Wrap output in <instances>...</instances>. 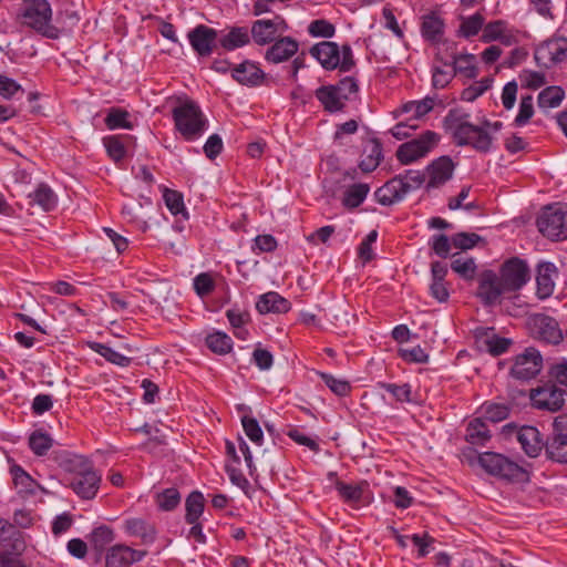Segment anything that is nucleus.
Masks as SVG:
<instances>
[{
    "instance_id": "1",
    "label": "nucleus",
    "mask_w": 567,
    "mask_h": 567,
    "mask_svg": "<svg viewBox=\"0 0 567 567\" xmlns=\"http://www.w3.org/2000/svg\"><path fill=\"white\" fill-rule=\"evenodd\" d=\"M529 279L530 269L527 261L519 257H511L501 265L498 274L485 270L480 275L477 297L485 306L495 305L502 295L520 290Z\"/></svg>"
},
{
    "instance_id": "2",
    "label": "nucleus",
    "mask_w": 567,
    "mask_h": 567,
    "mask_svg": "<svg viewBox=\"0 0 567 567\" xmlns=\"http://www.w3.org/2000/svg\"><path fill=\"white\" fill-rule=\"evenodd\" d=\"M53 458L65 472L72 475L70 486L76 495L84 499L95 497L100 487L101 475L94 470L87 457L68 451H53Z\"/></svg>"
},
{
    "instance_id": "3",
    "label": "nucleus",
    "mask_w": 567,
    "mask_h": 567,
    "mask_svg": "<svg viewBox=\"0 0 567 567\" xmlns=\"http://www.w3.org/2000/svg\"><path fill=\"white\" fill-rule=\"evenodd\" d=\"M444 127L452 134L457 146H472L480 153H489L493 136L484 127L470 123V114L457 109L449 111L444 117Z\"/></svg>"
},
{
    "instance_id": "4",
    "label": "nucleus",
    "mask_w": 567,
    "mask_h": 567,
    "mask_svg": "<svg viewBox=\"0 0 567 567\" xmlns=\"http://www.w3.org/2000/svg\"><path fill=\"white\" fill-rule=\"evenodd\" d=\"M18 19L21 25L32 29L44 38L56 40L61 37L59 27L51 23L52 8L48 0H22Z\"/></svg>"
},
{
    "instance_id": "5",
    "label": "nucleus",
    "mask_w": 567,
    "mask_h": 567,
    "mask_svg": "<svg viewBox=\"0 0 567 567\" xmlns=\"http://www.w3.org/2000/svg\"><path fill=\"white\" fill-rule=\"evenodd\" d=\"M359 92V85L354 78L346 76L336 84L321 85L315 91V96L324 112L334 114L343 113L347 103L354 100Z\"/></svg>"
},
{
    "instance_id": "6",
    "label": "nucleus",
    "mask_w": 567,
    "mask_h": 567,
    "mask_svg": "<svg viewBox=\"0 0 567 567\" xmlns=\"http://www.w3.org/2000/svg\"><path fill=\"white\" fill-rule=\"evenodd\" d=\"M172 115L176 130L188 142L199 138L208 127V120L199 105L192 100L175 106Z\"/></svg>"
},
{
    "instance_id": "7",
    "label": "nucleus",
    "mask_w": 567,
    "mask_h": 567,
    "mask_svg": "<svg viewBox=\"0 0 567 567\" xmlns=\"http://www.w3.org/2000/svg\"><path fill=\"white\" fill-rule=\"evenodd\" d=\"M478 464L491 475L513 483H526L529 473L523 466L503 454L485 452L478 456Z\"/></svg>"
},
{
    "instance_id": "8",
    "label": "nucleus",
    "mask_w": 567,
    "mask_h": 567,
    "mask_svg": "<svg viewBox=\"0 0 567 567\" xmlns=\"http://www.w3.org/2000/svg\"><path fill=\"white\" fill-rule=\"evenodd\" d=\"M440 135L434 131H425L417 137L401 144L395 153L398 161L409 165L425 157L440 142Z\"/></svg>"
},
{
    "instance_id": "9",
    "label": "nucleus",
    "mask_w": 567,
    "mask_h": 567,
    "mask_svg": "<svg viewBox=\"0 0 567 567\" xmlns=\"http://www.w3.org/2000/svg\"><path fill=\"white\" fill-rule=\"evenodd\" d=\"M567 390H563L553 381H546L529 390V400L534 409L555 413L565 405Z\"/></svg>"
},
{
    "instance_id": "10",
    "label": "nucleus",
    "mask_w": 567,
    "mask_h": 567,
    "mask_svg": "<svg viewBox=\"0 0 567 567\" xmlns=\"http://www.w3.org/2000/svg\"><path fill=\"white\" fill-rule=\"evenodd\" d=\"M538 230L551 240L567 238V208L549 205L543 208L537 218Z\"/></svg>"
},
{
    "instance_id": "11",
    "label": "nucleus",
    "mask_w": 567,
    "mask_h": 567,
    "mask_svg": "<svg viewBox=\"0 0 567 567\" xmlns=\"http://www.w3.org/2000/svg\"><path fill=\"white\" fill-rule=\"evenodd\" d=\"M543 369V357L535 348H526L523 353L515 357L509 374L520 382L535 379Z\"/></svg>"
},
{
    "instance_id": "12",
    "label": "nucleus",
    "mask_w": 567,
    "mask_h": 567,
    "mask_svg": "<svg viewBox=\"0 0 567 567\" xmlns=\"http://www.w3.org/2000/svg\"><path fill=\"white\" fill-rule=\"evenodd\" d=\"M532 336L548 344H559L564 341V331L558 321L545 313H536L528 319Z\"/></svg>"
},
{
    "instance_id": "13",
    "label": "nucleus",
    "mask_w": 567,
    "mask_h": 567,
    "mask_svg": "<svg viewBox=\"0 0 567 567\" xmlns=\"http://www.w3.org/2000/svg\"><path fill=\"white\" fill-rule=\"evenodd\" d=\"M288 30V24L279 16L272 19H258L252 22L250 35L258 45L271 44L279 35Z\"/></svg>"
},
{
    "instance_id": "14",
    "label": "nucleus",
    "mask_w": 567,
    "mask_h": 567,
    "mask_svg": "<svg viewBox=\"0 0 567 567\" xmlns=\"http://www.w3.org/2000/svg\"><path fill=\"white\" fill-rule=\"evenodd\" d=\"M534 58L539 66L549 69L567 58V39L551 38L535 50Z\"/></svg>"
},
{
    "instance_id": "15",
    "label": "nucleus",
    "mask_w": 567,
    "mask_h": 567,
    "mask_svg": "<svg viewBox=\"0 0 567 567\" xmlns=\"http://www.w3.org/2000/svg\"><path fill=\"white\" fill-rule=\"evenodd\" d=\"M559 270L554 262L542 261L536 267V297L546 300L553 296Z\"/></svg>"
},
{
    "instance_id": "16",
    "label": "nucleus",
    "mask_w": 567,
    "mask_h": 567,
    "mask_svg": "<svg viewBox=\"0 0 567 567\" xmlns=\"http://www.w3.org/2000/svg\"><path fill=\"white\" fill-rule=\"evenodd\" d=\"M188 40L199 56H208L218 44V32L213 28L199 24L188 33Z\"/></svg>"
},
{
    "instance_id": "17",
    "label": "nucleus",
    "mask_w": 567,
    "mask_h": 567,
    "mask_svg": "<svg viewBox=\"0 0 567 567\" xmlns=\"http://www.w3.org/2000/svg\"><path fill=\"white\" fill-rule=\"evenodd\" d=\"M146 555V550L133 549L126 545H115L107 550L105 567H141L135 564Z\"/></svg>"
},
{
    "instance_id": "18",
    "label": "nucleus",
    "mask_w": 567,
    "mask_h": 567,
    "mask_svg": "<svg viewBox=\"0 0 567 567\" xmlns=\"http://www.w3.org/2000/svg\"><path fill=\"white\" fill-rule=\"evenodd\" d=\"M455 165L450 156H441L427 165L429 181L426 189L439 188L449 182L454 172Z\"/></svg>"
},
{
    "instance_id": "19",
    "label": "nucleus",
    "mask_w": 567,
    "mask_h": 567,
    "mask_svg": "<svg viewBox=\"0 0 567 567\" xmlns=\"http://www.w3.org/2000/svg\"><path fill=\"white\" fill-rule=\"evenodd\" d=\"M298 50L299 43L296 39L280 37L267 49L265 60L272 64H279L296 55Z\"/></svg>"
},
{
    "instance_id": "20",
    "label": "nucleus",
    "mask_w": 567,
    "mask_h": 567,
    "mask_svg": "<svg viewBox=\"0 0 567 567\" xmlns=\"http://www.w3.org/2000/svg\"><path fill=\"white\" fill-rule=\"evenodd\" d=\"M0 544L3 547L1 551L11 554H22L25 549L23 533L3 518H0Z\"/></svg>"
},
{
    "instance_id": "21",
    "label": "nucleus",
    "mask_w": 567,
    "mask_h": 567,
    "mask_svg": "<svg viewBox=\"0 0 567 567\" xmlns=\"http://www.w3.org/2000/svg\"><path fill=\"white\" fill-rule=\"evenodd\" d=\"M309 53L326 70H334L340 64V48L336 42H319L310 48Z\"/></svg>"
},
{
    "instance_id": "22",
    "label": "nucleus",
    "mask_w": 567,
    "mask_h": 567,
    "mask_svg": "<svg viewBox=\"0 0 567 567\" xmlns=\"http://www.w3.org/2000/svg\"><path fill=\"white\" fill-rule=\"evenodd\" d=\"M516 437L523 451L529 457L538 456L544 447L546 449V443L544 442L539 431L535 426H522L517 431Z\"/></svg>"
},
{
    "instance_id": "23",
    "label": "nucleus",
    "mask_w": 567,
    "mask_h": 567,
    "mask_svg": "<svg viewBox=\"0 0 567 567\" xmlns=\"http://www.w3.org/2000/svg\"><path fill=\"white\" fill-rule=\"evenodd\" d=\"M451 49L453 50L451 53V60L442 61L445 66H452V71L454 74H461L466 79H474L477 75V68L475 65V56L470 53L457 54L455 52V43H452Z\"/></svg>"
},
{
    "instance_id": "24",
    "label": "nucleus",
    "mask_w": 567,
    "mask_h": 567,
    "mask_svg": "<svg viewBox=\"0 0 567 567\" xmlns=\"http://www.w3.org/2000/svg\"><path fill=\"white\" fill-rule=\"evenodd\" d=\"M231 76L243 85L258 86L261 84L265 73L255 62L246 60L231 69Z\"/></svg>"
},
{
    "instance_id": "25",
    "label": "nucleus",
    "mask_w": 567,
    "mask_h": 567,
    "mask_svg": "<svg viewBox=\"0 0 567 567\" xmlns=\"http://www.w3.org/2000/svg\"><path fill=\"white\" fill-rule=\"evenodd\" d=\"M444 20L434 11L422 17L421 34L423 39L432 44H439L444 35Z\"/></svg>"
},
{
    "instance_id": "26",
    "label": "nucleus",
    "mask_w": 567,
    "mask_h": 567,
    "mask_svg": "<svg viewBox=\"0 0 567 567\" xmlns=\"http://www.w3.org/2000/svg\"><path fill=\"white\" fill-rule=\"evenodd\" d=\"M256 309L259 313H286L291 309V302L276 291H269L261 295L256 302Z\"/></svg>"
},
{
    "instance_id": "27",
    "label": "nucleus",
    "mask_w": 567,
    "mask_h": 567,
    "mask_svg": "<svg viewBox=\"0 0 567 567\" xmlns=\"http://www.w3.org/2000/svg\"><path fill=\"white\" fill-rule=\"evenodd\" d=\"M124 530L130 536L138 537L143 544H153L156 539L155 525L138 517L128 518L124 522Z\"/></svg>"
},
{
    "instance_id": "28",
    "label": "nucleus",
    "mask_w": 567,
    "mask_h": 567,
    "mask_svg": "<svg viewBox=\"0 0 567 567\" xmlns=\"http://www.w3.org/2000/svg\"><path fill=\"white\" fill-rule=\"evenodd\" d=\"M134 137L128 134L111 135L103 138V145L107 155L114 162H121L126 156V147L134 143Z\"/></svg>"
},
{
    "instance_id": "29",
    "label": "nucleus",
    "mask_w": 567,
    "mask_h": 567,
    "mask_svg": "<svg viewBox=\"0 0 567 567\" xmlns=\"http://www.w3.org/2000/svg\"><path fill=\"white\" fill-rule=\"evenodd\" d=\"M250 31L245 27H231L226 34L218 38V44L226 51H234L250 42Z\"/></svg>"
},
{
    "instance_id": "30",
    "label": "nucleus",
    "mask_w": 567,
    "mask_h": 567,
    "mask_svg": "<svg viewBox=\"0 0 567 567\" xmlns=\"http://www.w3.org/2000/svg\"><path fill=\"white\" fill-rule=\"evenodd\" d=\"M10 473L18 494L23 497L34 495L38 487H40L39 483L18 464L10 467Z\"/></svg>"
},
{
    "instance_id": "31",
    "label": "nucleus",
    "mask_w": 567,
    "mask_h": 567,
    "mask_svg": "<svg viewBox=\"0 0 567 567\" xmlns=\"http://www.w3.org/2000/svg\"><path fill=\"white\" fill-rule=\"evenodd\" d=\"M382 158V144L378 138H373L363 151V158L359 163V168L363 173H371L380 165Z\"/></svg>"
},
{
    "instance_id": "32",
    "label": "nucleus",
    "mask_w": 567,
    "mask_h": 567,
    "mask_svg": "<svg viewBox=\"0 0 567 567\" xmlns=\"http://www.w3.org/2000/svg\"><path fill=\"white\" fill-rule=\"evenodd\" d=\"M368 483L362 481L358 484H348L342 481H337L334 484L336 489L338 491L340 497L350 504H360L363 499V494L365 488H368Z\"/></svg>"
},
{
    "instance_id": "33",
    "label": "nucleus",
    "mask_w": 567,
    "mask_h": 567,
    "mask_svg": "<svg viewBox=\"0 0 567 567\" xmlns=\"http://www.w3.org/2000/svg\"><path fill=\"white\" fill-rule=\"evenodd\" d=\"M465 440L472 445H485L491 440V432L482 419L472 420L466 427Z\"/></svg>"
},
{
    "instance_id": "34",
    "label": "nucleus",
    "mask_w": 567,
    "mask_h": 567,
    "mask_svg": "<svg viewBox=\"0 0 567 567\" xmlns=\"http://www.w3.org/2000/svg\"><path fill=\"white\" fill-rule=\"evenodd\" d=\"M370 192L369 184L358 183L349 186L342 197V205L348 209L359 207L367 198Z\"/></svg>"
},
{
    "instance_id": "35",
    "label": "nucleus",
    "mask_w": 567,
    "mask_h": 567,
    "mask_svg": "<svg viewBox=\"0 0 567 567\" xmlns=\"http://www.w3.org/2000/svg\"><path fill=\"white\" fill-rule=\"evenodd\" d=\"M31 204L39 205L44 212H50L55 208L58 204L56 195L44 183L39 184L37 189L29 195Z\"/></svg>"
},
{
    "instance_id": "36",
    "label": "nucleus",
    "mask_w": 567,
    "mask_h": 567,
    "mask_svg": "<svg viewBox=\"0 0 567 567\" xmlns=\"http://www.w3.org/2000/svg\"><path fill=\"white\" fill-rule=\"evenodd\" d=\"M204 507V495L198 491L192 492L185 501V522L187 524H195L197 520H199V517L203 515Z\"/></svg>"
},
{
    "instance_id": "37",
    "label": "nucleus",
    "mask_w": 567,
    "mask_h": 567,
    "mask_svg": "<svg viewBox=\"0 0 567 567\" xmlns=\"http://www.w3.org/2000/svg\"><path fill=\"white\" fill-rule=\"evenodd\" d=\"M130 118L131 114L126 110L121 107H111L107 111L104 123L109 130H132L134 124Z\"/></svg>"
},
{
    "instance_id": "38",
    "label": "nucleus",
    "mask_w": 567,
    "mask_h": 567,
    "mask_svg": "<svg viewBox=\"0 0 567 567\" xmlns=\"http://www.w3.org/2000/svg\"><path fill=\"white\" fill-rule=\"evenodd\" d=\"M28 444L37 456H44L53 446V439L43 430H35L29 435Z\"/></svg>"
},
{
    "instance_id": "39",
    "label": "nucleus",
    "mask_w": 567,
    "mask_h": 567,
    "mask_svg": "<svg viewBox=\"0 0 567 567\" xmlns=\"http://www.w3.org/2000/svg\"><path fill=\"white\" fill-rule=\"evenodd\" d=\"M476 264L473 258L462 254L453 255L451 269L465 280H472L476 274Z\"/></svg>"
},
{
    "instance_id": "40",
    "label": "nucleus",
    "mask_w": 567,
    "mask_h": 567,
    "mask_svg": "<svg viewBox=\"0 0 567 567\" xmlns=\"http://www.w3.org/2000/svg\"><path fill=\"white\" fill-rule=\"evenodd\" d=\"M90 348L103 357L106 361L118 367L125 368L128 367L132 362V358L121 354L106 344L100 342H91Z\"/></svg>"
},
{
    "instance_id": "41",
    "label": "nucleus",
    "mask_w": 567,
    "mask_h": 567,
    "mask_svg": "<svg viewBox=\"0 0 567 567\" xmlns=\"http://www.w3.org/2000/svg\"><path fill=\"white\" fill-rule=\"evenodd\" d=\"M546 454L555 462L567 464V440L553 432L551 439L546 442Z\"/></svg>"
},
{
    "instance_id": "42",
    "label": "nucleus",
    "mask_w": 567,
    "mask_h": 567,
    "mask_svg": "<svg viewBox=\"0 0 567 567\" xmlns=\"http://www.w3.org/2000/svg\"><path fill=\"white\" fill-rule=\"evenodd\" d=\"M435 105L434 96H425L419 101H409L402 106L403 113H412L413 120H420L426 114H429Z\"/></svg>"
},
{
    "instance_id": "43",
    "label": "nucleus",
    "mask_w": 567,
    "mask_h": 567,
    "mask_svg": "<svg viewBox=\"0 0 567 567\" xmlns=\"http://www.w3.org/2000/svg\"><path fill=\"white\" fill-rule=\"evenodd\" d=\"M565 97V91L560 86H547L544 89L537 99L540 109H554L560 105Z\"/></svg>"
},
{
    "instance_id": "44",
    "label": "nucleus",
    "mask_w": 567,
    "mask_h": 567,
    "mask_svg": "<svg viewBox=\"0 0 567 567\" xmlns=\"http://www.w3.org/2000/svg\"><path fill=\"white\" fill-rule=\"evenodd\" d=\"M378 388L386 391L392 395V398L400 403H411L412 400V386L409 383H389V382H379Z\"/></svg>"
},
{
    "instance_id": "45",
    "label": "nucleus",
    "mask_w": 567,
    "mask_h": 567,
    "mask_svg": "<svg viewBox=\"0 0 567 567\" xmlns=\"http://www.w3.org/2000/svg\"><path fill=\"white\" fill-rule=\"evenodd\" d=\"M206 346L217 354H227L233 349L231 338L224 332H214L206 337Z\"/></svg>"
},
{
    "instance_id": "46",
    "label": "nucleus",
    "mask_w": 567,
    "mask_h": 567,
    "mask_svg": "<svg viewBox=\"0 0 567 567\" xmlns=\"http://www.w3.org/2000/svg\"><path fill=\"white\" fill-rule=\"evenodd\" d=\"M181 499V494L175 487L165 488L155 496V503L158 509L163 512L174 511L179 505Z\"/></svg>"
},
{
    "instance_id": "47",
    "label": "nucleus",
    "mask_w": 567,
    "mask_h": 567,
    "mask_svg": "<svg viewBox=\"0 0 567 567\" xmlns=\"http://www.w3.org/2000/svg\"><path fill=\"white\" fill-rule=\"evenodd\" d=\"M114 540V532L106 525L95 527L90 535V543L97 551H103L104 548Z\"/></svg>"
},
{
    "instance_id": "48",
    "label": "nucleus",
    "mask_w": 567,
    "mask_h": 567,
    "mask_svg": "<svg viewBox=\"0 0 567 567\" xmlns=\"http://www.w3.org/2000/svg\"><path fill=\"white\" fill-rule=\"evenodd\" d=\"M163 198H164L166 207L173 215L176 216V215L182 214L184 218H186V219L188 218V213L186 212V208L184 205V197H183L182 193L174 190V189L166 188L164 190Z\"/></svg>"
},
{
    "instance_id": "49",
    "label": "nucleus",
    "mask_w": 567,
    "mask_h": 567,
    "mask_svg": "<svg viewBox=\"0 0 567 567\" xmlns=\"http://www.w3.org/2000/svg\"><path fill=\"white\" fill-rule=\"evenodd\" d=\"M484 417L493 423L506 420L509 416L511 408L505 403H484L482 406Z\"/></svg>"
},
{
    "instance_id": "50",
    "label": "nucleus",
    "mask_w": 567,
    "mask_h": 567,
    "mask_svg": "<svg viewBox=\"0 0 567 567\" xmlns=\"http://www.w3.org/2000/svg\"><path fill=\"white\" fill-rule=\"evenodd\" d=\"M322 382L338 396H346L351 391L350 383L344 379H338L326 372H318Z\"/></svg>"
},
{
    "instance_id": "51",
    "label": "nucleus",
    "mask_w": 567,
    "mask_h": 567,
    "mask_svg": "<svg viewBox=\"0 0 567 567\" xmlns=\"http://www.w3.org/2000/svg\"><path fill=\"white\" fill-rule=\"evenodd\" d=\"M241 424L248 439L252 443L261 445L264 442V433L258 421L252 416L245 415L241 417Z\"/></svg>"
},
{
    "instance_id": "52",
    "label": "nucleus",
    "mask_w": 567,
    "mask_h": 567,
    "mask_svg": "<svg viewBox=\"0 0 567 567\" xmlns=\"http://www.w3.org/2000/svg\"><path fill=\"white\" fill-rule=\"evenodd\" d=\"M483 25L484 17L477 12L466 19H463L460 27V33L464 38H472L483 29Z\"/></svg>"
},
{
    "instance_id": "53",
    "label": "nucleus",
    "mask_w": 567,
    "mask_h": 567,
    "mask_svg": "<svg viewBox=\"0 0 567 567\" xmlns=\"http://www.w3.org/2000/svg\"><path fill=\"white\" fill-rule=\"evenodd\" d=\"M58 21L61 23V34L71 32L80 22L81 17L74 9L66 8L58 13Z\"/></svg>"
},
{
    "instance_id": "54",
    "label": "nucleus",
    "mask_w": 567,
    "mask_h": 567,
    "mask_svg": "<svg viewBox=\"0 0 567 567\" xmlns=\"http://www.w3.org/2000/svg\"><path fill=\"white\" fill-rule=\"evenodd\" d=\"M308 32L315 38H332L336 33V28L328 20L317 19L310 22Z\"/></svg>"
},
{
    "instance_id": "55",
    "label": "nucleus",
    "mask_w": 567,
    "mask_h": 567,
    "mask_svg": "<svg viewBox=\"0 0 567 567\" xmlns=\"http://www.w3.org/2000/svg\"><path fill=\"white\" fill-rule=\"evenodd\" d=\"M534 115V105H533V96L530 94L523 95L519 103V111L515 117V124L517 126H523L532 118Z\"/></svg>"
},
{
    "instance_id": "56",
    "label": "nucleus",
    "mask_w": 567,
    "mask_h": 567,
    "mask_svg": "<svg viewBox=\"0 0 567 567\" xmlns=\"http://www.w3.org/2000/svg\"><path fill=\"white\" fill-rule=\"evenodd\" d=\"M452 245V239L444 234L433 235L430 239L431 249L441 258L449 256Z\"/></svg>"
},
{
    "instance_id": "57",
    "label": "nucleus",
    "mask_w": 567,
    "mask_h": 567,
    "mask_svg": "<svg viewBox=\"0 0 567 567\" xmlns=\"http://www.w3.org/2000/svg\"><path fill=\"white\" fill-rule=\"evenodd\" d=\"M504 31H506V23L504 21L496 20L489 22L483 28L482 41L485 43L497 41Z\"/></svg>"
},
{
    "instance_id": "58",
    "label": "nucleus",
    "mask_w": 567,
    "mask_h": 567,
    "mask_svg": "<svg viewBox=\"0 0 567 567\" xmlns=\"http://www.w3.org/2000/svg\"><path fill=\"white\" fill-rule=\"evenodd\" d=\"M399 353L409 363H426L429 361V354L420 346L400 349Z\"/></svg>"
},
{
    "instance_id": "59",
    "label": "nucleus",
    "mask_w": 567,
    "mask_h": 567,
    "mask_svg": "<svg viewBox=\"0 0 567 567\" xmlns=\"http://www.w3.org/2000/svg\"><path fill=\"white\" fill-rule=\"evenodd\" d=\"M399 177L403 179L409 193L420 188L425 182V174L417 169H408Z\"/></svg>"
},
{
    "instance_id": "60",
    "label": "nucleus",
    "mask_w": 567,
    "mask_h": 567,
    "mask_svg": "<svg viewBox=\"0 0 567 567\" xmlns=\"http://www.w3.org/2000/svg\"><path fill=\"white\" fill-rule=\"evenodd\" d=\"M519 80L523 86L537 90L545 84V75L536 71L524 70L519 74Z\"/></svg>"
},
{
    "instance_id": "61",
    "label": "nucleus",
    "mask_w": 567,
    "mask_h": 567,
    "mask_svg": "<svg viewBox=\"0 0 567 567\" xmlns=\"http://www.w3.org/2000/svg\"><path fill=\"white\" fill-rule=\"evenodd\" d=\"M549 381L564 385L567 389V360L553 364L548 370Z\"/></svg>"
},
{
    "instance_id": "62",
    "label": "nucleus",
    "mask_w": 567,
    "mask_h": 567,
    "mask_svg": "<svg viewBox=\"0 0 567 567\" xmlns=\"http://www.w3.org/2000/svg\"><path fill=\"white\" fill-rule=\"evenodd\" d=\"M215 288V284L210 275L199 274L194 279V289L199 297L209 295Z\"/></svg>"
},
{
    "instance_id": "63",
    "label": "nucleus",
    "mask_w": 567,
    "mask_h": 567,
    "mask_svg": "<svg viewBox=\"0 0 567 567\" xmlns=\"http://www.w3.org/2000/svg\"><path fill=\"white\" fill-rule=\"evenodd\" d=\"M226 316L228 318L230 326L237 330L235 334L238 338L244 339L243 333L245 331L241 328L248 319V313L241 312L238 309H229L227 310Z\"/></svg>"
},
{
    "instance_id": "64",
    "label": "nucleus",
    "mask_w": 567,
    "mask_h": 567,
    "mask_svg": "<svg viewBox=\"0 0 567 567\" xmlns=\"http://www.w3.org/2000/svg\"><path fill=\"white\" fill-rule=\"evenodd\" d=\"M223 140L218 134L210 135L203 147L206 157L212 161L223 152Z\"/></svg>"
}]
</instances>
